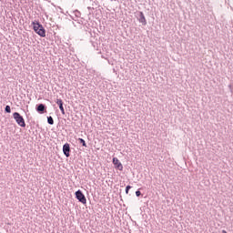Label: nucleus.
<instances>
[{
  "label": "nucleus",
  "mask_w": 233,
  "mask_h": 233,
  "mask_svg": "<svg viewBox=\"0 0 233 233\" xmlns=\"http://www.w3.org/2000/svg\"><path fill=\"white\" fill-rule=\"evenodd\" d=\"M32 25L35 34L39 35L40 37H46V30H45V27H43V25L37 21H34L32 22Z\"/></svg>",
  "instance_id": "f257e3e1"
},
{
  "label": "nucleus",
  "mask_w": 233,
  "mask_h": 233,
  "mask_svg": "<svg viewBox=\"0 0 233 233\" xmlns=\"http://www.w3.org/2000/svg\"><path fill=\"white\" fill-rule=\"evenodd\" d=\"M13 117L16 121L17 125H19V127H22L23 128L26 127V123H25V118H23V116H21V114L15 112L13 114Z\"/></svg>",
  "instance_id": "f03ea898"
},
{
  "label": "nucleus",
  "mask_w": 233,
  "mask_h": 233,
  "mask_svg": "<svg viewBox=\"0 0 233 233\" xmlns=\"http://www.w3.org/2000/svg\"><path fill=\"white\" fill-rule=\"evenodd\" d=\"M76 199H78V201H80V203H82L83 205H86V198L85 197L83 192H81V190L76 192Z\"/></svg>",
  "instance_id": "7ed1b4c3"
},
{
  "label": "nucleus",
  "mask_w": 233,
  "mask_h": 233,
  "mask_svg": "<svg viewBox=\"0 0 233 233\" xmlns=\"http://www.w3.org/2000/svg\"><path fill=\"white\" fill-rule=\"evenodd\" d=\"M113 165L115 166V168H117V170H120L122 172L123 170V164L119 161L117 157L113 158Z\"/></svg>",
  "instance_id": "20e7f679"
},
{
  "label": "nucleus",
  "mask_w": 233,
  "mask_h": 233,
  "mask_svg": "<svg viewBox=\"0 0 233 233\" xmlns=\"http://www.w3.org/2000/svg\"><path fill=\"white\" fill-rule=\"evenodd\" d=\"M63 152L66 157H70V144H65L63 146Z\"/></svg>",
  "instance_id": "39448f33"
},
{
  "label": "nucleus",
  "mask_w": 233,
  "mask_h": 233,
  "mask_svg": "<svg viewBox=\"0 0 233 233\" xmlns=\"http://www.w3.org/2000/svg\"><path fill=\"white\" fill-rule=\"evenodd\" d=\"M56 105H58V106L61 110V113L65 114V107L63 106V100L62 99H56Z\"/></svg>",
  "instance_id": "423d86ee"
},
{
  "label": "nucleus",
  "mask_w": 233,
  "mask_h": 233,
  "mask_svg": "<svg viewBox=\"0 0 233 233\" xmlns=\"http://www.w3.org/2000/svg\"><path fill=\"white\" fill-rule=\"evenodd\" d=\"M139 23H142V25H147V18H145L143 12H140Z\"/></svg>",
  "instance_id": "0eeeda50"
},
{
  "label": "nucleus",
  "mask_w": 233,
  "mask_h": 233,
  "mask_svg": "<svg viewBox=\"0 0 233 233\" xmlns=\"http://www.w3.org/2000/svg\"><path fill=\"white\" fill-rule=\"evenodd\" d=\"M36 111H37V112H45V105L40 104V105L36 107Z\"/></svg>",
  "instance_id": "6e6552de"
},
{
  "label": "nucleus",
  "mask_w": 233,
  "mask_h": 233,
  "mask_svg": "<svg viewBox=\"0 0 233 233\" xmlns=\"http://www.w3.org/2000/svg\"><path fill=\"white\" fill-rule=\"evenodd\" d=\"M47 123H48L49 125H54V118H52V116H48V117H47Z\"/></svg>",
  "instance_id": "1a4fd4ad"
},
{
  "label": "nucleus",
  "mask_w": 233,
  "mask_h": 233,
  "mask_svg": "<svg viewBox=\"0 0 233 233\" xmlns=\"http://www.w3.org/2000/svg\"><path fill=\"white\" fill-rule=\"evenodd\" d=\"M5 112H7V114H10V112H12V109L10 108V106H5Z\"/></svg>",
  "instance_id": "9d476101"
},
{
  "label": "nucleus",
  "mask_w": 233,
  "mask_h": 233,
  "mask_svg": "<svg viewBox=\"0 0 233 233\" xmlns=\"http://www.w3.org/2000/svg\"><path fill=\"white\" fill-rule=\"evenodd\" d=\"M79 141L83 145V147H86V142H85V139L79 138Z\"/></svg>",
  "instance_id": "9b49d317"
},
{
  "label": "nucleus",
  "mask_w": 233,
  "mask_h": 233,
  "mask_svg": "<svg viewBox=\"0 0 233 233\" xmlns=\"http://www.w3.org/2000/svg\"><path fill=\"white\" fill-rule=\"evenodd\" d=\"M130 188H132L131 186H127V187H126V194H128Z\"/></svg>",
  "instance_id": "f8f14e48"
},
{
  "label": "nucleus",
  "mask_w": 233,
  "mask_h": 233,
  "mask_svg": "<svg viewBox=\"0 0 233 233\" xmlns=\"http://www.w3.org/2000/svg\"><path fill=\"white\" fill-rule=\"evenodd\" d=\"M136 196H137V198H139V196H141V191H136Z\"/></svg>",
  "instance_id": "ddd939ff"
},
{
  "label": "nucleus",
  "mask_w": 233,
  "mask_h": 233,
  "mask_svg": "<svg viewBox=\"0 0 233 233\" xmlns=\"http://www.w3.org/2000/svg\"><path fill=\"white\" fill-rule=\"evenodd\" d=\"M222 233H228L227 230H222Z\"/></svg>",
  "instance_id": "4468645a"
},
{
  "label": "nucleus",
  "mask_w": 233,
  "mask_h": 233,
  "mask_svg": "<svg viewBox=\"0 0 233 233\" xmlns=\"http://www.w3.org/2000/svg\"><path fill=\"white\" fill-rule=\"evenodd\" d=\"M222 233H228L227 230H222Z\"/></svg>",
  "instance_id": "2eb2a0df"
}]
</instances>
